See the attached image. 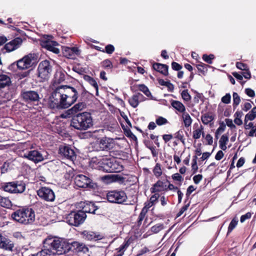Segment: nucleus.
<instances>
[{
    "label": "nucleus",
    "instance_id": "1",
    "mask_svg": "<svg viewBox=\"0 0 256 256\" xmlns=\"http://www.w3.org/2000/svg\"><path fill=\"white\" fill-rule=\"evenodd\" d=\"M66 74L62 71H57L53 80L55 88L48 98V104L51 109L62 110L68 108L77 100L81 88L79 86L72 87L67 85L58 84L64 81Z\"/></svg>",
    "mask_w": 256,
    "mask_h": 256
},
{
    "label": "nucleus",
    "instance_id": "2",
    "mask_svg": "<svg viewBox=\"0 0 256 256\" xmlns=\"http://www.w3.org/2000/svg\"><path fill=\"white\" fill-rule=\"evenodd\" d=\"M65 242L56 236H48L43 242L44 248L33 256H52L64 253Z\"/></svg>",
    "mask_w": 256,
    "mask_h": 256
},
{
    "label": "nucleus",
    "instance_id": "3",
    "mask_svg": "<svg viewBox=\"0 0 256 256\" xmlns=\"http://www.w3.org/2000/svg\"><path fill=\"white\" fill-rule=\"evenodd\" d=\"M70 126L75 129L85 130L92 128L93 120L91 114L88 112L78 114L72 118Z\"/></svg>",
    "mask_w": 256,
    "mask_h": 256
},
{
    "label": "nucleus",
    "instance_id": "4",
    "mask_svg": "<svg viewBox=\"0 0 256 256\" xmlns=\"http://www.w3.org/2000/svg\"><path fill=\"white\" fill-rule=\"evenodd\" d=\"M12 217L14 220L20 224H32L35 220V212L32 208H23L14 212Z\"/></svg>",
    "mask_w": 256,
    "mask_h": 256
},
{
    "label": "nucleus",
    "instance_id": "5",
    "mask_svg": "<svg viewBox=\"0 0 256 256\" xmlns=\"http://www.w3.org/2000/svg\"><path fill=\"white\" fill-rule=\"evenodd\" d=\"M123 170V166L120 162L114 158L105 156L103 162V172H118Z\"/></svg>",
    "mask_w": 256,
    "mask_h": 256
},
{
    "label": "nucleus",
    "instance_id": "6",
    "mask_svg": "<svg viewBox=\"0 0 256 256\" xmlns=\"http://www.w3.org/2000/svg\"><path fill=\"white\" fill-rule=\"evenodd\" d=\"M86 217L84 212H72L66 217V222L71 226H78L82 224Z\"/></svg>",
    "mask_w": 256,
    "mask_h": 256
},
{
    "label": "nucleus",
    "instance_id": "7",
    "mask_svg": "<svg viewBox=\"0 0 256 256\" xmlns=\"http://www.w3.org/2000/svg\"><path fill=\"white\" fill-rule=\"evenodd\" d=\"M127 196L123 190H112L106 194L108 200L111 203L122 204L127 200Z\"/></svg>",
    "mask_w": 256,
    "mask_h": 256
},
{
    "label": "nucleus",
    "instance_id": "8",
    "mask_svg": "<svg viewBox=\"0 0 256 256\" xmlns=\"http://www.w3.org/2000/svg\"><path fill=\"white\" fill-rule=\"evenodd\" d=\"M4 190L11 194H22L26 190V184L22 182H10L4 184Z\"/></svg>",
    "mask_w": 256,
    "mask_h": 256
},
{
    "label": "nucleus",
    "instance_id": "9",
    "mask_svg": "<svg viewBox=\"0 0 256 256\" xmlns=\"http://www.w3.org/2000/svg\"><path fill=\"white\" fill-rule=\"evenodd\" d=\"M37 194L42 200L48 202L54 200L56 196L52 189L46 186H42L37 190Z\"/></svg>",
    "mask_w": 256,
    "mask_h": 256
},
{
    "label": "nucleus",
    "instance_id": "10",
    "mask_svg": "<svg viewBox=\"0 0 256 256\" xmlns=\"http://www.w3.org/2000/svg\"><path fill=\"white\" fill-rule=\"evenodd\" d=\"M64 248V253L70 251L72 252H86L88 251V248L83 243L78 242H66Z\"/></svg>",
    "mask_w": 256,
    "mask_h": 256
},
{
    "label": "nucleus",
    "instance_id": "11",
    "mask_svg": "<svg viewBox=\"0 0 256 256\" xmlns=\"http://www.w3.org/2000/svg\"><path fill=\"white\" fill-rule=\"evenodd\" d=\"M74 182L76 186L82 188H92L94 184L89 178L83 174H78L74 178Z\"/></svg>",
    "mask_w": 256,
    "mask_h": 256
},
{
    "label": "nucleus",
    "instance_id": "12",
    "mask_svg": "<svg viewBox=\"0 0 256 256\" xmlns=\"http://www.w3.org/2000/svg\"><path fill=\"white\" fill-rule=\"evenodd\" d=\"M40 60V57L38 53L31 52L12 64H18L20 62H23L24 64H37Z\"/></svg>",
    "mask_w": 256,
    "mask_h": 256
},
{
    "label": "nucleus",
    "instance_id": "13",
    "mask_svg": "<svg viewBox=\"0 0 256 256\" xmlns=\"http://www.w3.org/2000/svg\"><path fill=\"white\" fill-rule=\"evenodd\" d=\"M114 140L104 137L96 143V150H108L113 146Z\"/></svg>",
    "mask_w": 256,
    "mask_h": 256
},
{
    "label": "nucleus",
    "instance_id": "14",
    "mask_svg": "<svg viewBox=\"0 0 256 256\" xmlns=\"http://www.w3.org/2000/svg\"><path fill=\"white\" fill-rule=\"evenodd\" d=\"M22 38L17 37L9 42L6 44L4 47L2 49V51L3 53L12 52L18 48L22 45Z\"/></svg>",
    "mask_w": 256,
    "mask_h": 256
},
{
    "label": "nucleus",
    "instance_id": "15",
    "mask_svg": "<svg viewBox=\"0 0 256 256\" xmlns=\"http://www.w3.org/2000/svg\"><path fill=\"white\" fill-rule=\"evenodd\" d=\"M23 158L32 161L35 164L38 163L44 160L42 154L37 150H31L24 154Z\"/></svg>",
    "mask_w": 256,
    "mask_h": 256
},
{
    "label": "nucleus",
    "instance_id": "16",
    "mask_svg": "<svg viewBox=\"0 0 256 256\" xmlns=\"http://www.w3.org/2000/svg\"><path fill=\"white\" fill-rule=\"evenodd\" d=\"M62 52L64 56L69 59L74 60L76 56L80 54V50L76 46H64L62 48Z\"/></svg>",
    "mask_w": 256,
    "mask_h": 256
},
{
    "label": "nucleus",
    "instance_id": "17",
    "mask_svg": "<svg viewBox=\"0 0 256 256\" xmlns=\"http://www.w3.org/2000/svg\"><path fill=\"white\" fill-rule=\"evenodd\" d=\"M21 96L25 102H38L40 98L39 94L34 90H22Z\"/></svg>",
    "mask_w": 256,
    "mask_h": 256
},
{
    "label": "nucleus",
    "instance_id": "18",
    "mask_svg": "<svg viewBox=\"0 0 256 256\" xmlns=\"http://www.w3.org/2000/svg\"><path fill=\"white\" fill-rule=\"evenodd\" d=\"M59 154L64 158L74 161L76 158V154L74 150L69 146H62L59 148Z\"/></svg>",
    "mask_w": 256,
    "mask_h": 256
},
{
    "label": "nucleus",
    "instance_id": "19",
    "mask_svg": "<svg viewBox=\"0 0 256 256\" xmlns=\"http://www.w3.org/2000/svg\"><path fill=\"white\" fill-rule=\"evenodd\" d=\"M80 234L84 239L90 241L98 240L104 238L102 235L90 230H84L81 232Z\"/></svg>",
    "mask_w": 256,
    "mask_h": 256
},
{
    "label": "nucleus",
    "instance_id": "20",
    "mask_svg": "<svg viewBox=\"0 0 256 256\" xmlns=\"http://www.w3.org/2000/svg\"><path fill=\"white\" fill-rule=\"evenodd\" d=\"M38 76L43 80L48 79L52 72L50 65H38Z\"/></svg>",
    "mask_w": 256,
    "mask_h": 256
},
{
    "label": "nucleus",
    "instance_id": "21",
    "mask_svg": "<svg viewBox=\"0 0 256 256\" xmlns=\"http://www.w3.org/2000/svg\"><path fill=\"white\" fill-rule=\"evenodd\" d=\"M104 157L105 156H99L92 158L90 162V166L92 168L102 171Z\"/></svg>",
    "mask_w": 256,
    "mask_h": 256
},
{
    "label": "nucleus",
    "instance_id": "22",
    "mask_svg": "<svg viewBox=\"0 0 256 256\" xmlns=\"http://www.w3.org/2000/svg\"><path fill=\"white\" fill-rule=\"evenodd\" d=\"M14 248V244L10 240L0 234V248L12 252Z\"/></svg>",
    "mask_w": 256,
    "mask_h": 256
},
{
    "label": "nucleus",
    "instance_id": "23",
    "mask_svg": "<svg viewBox=\"0 0 256 256\" xmlns=\"http://www.w3.org/2000/svg\"><path fill=\"white\" fill-rule=\"evenodd\" d=\"M14 248V244L10 240L0 234V248L12 252Z\"/></svg>",
    "mask_w": 256,
    "mask_h": 256
},
{
    "label": "nucleus",
    "instance_id": "24",
    "mask_svg": "<svg viewBox=\"0 0 256 256\" xmlns=\"http://www.w3.org/2000/svg\"><path fill=\"white\" fill-rule=\"evenodd\" d=\"M167 190L168 188L166 184V182L160 180L157 181V182L150 188V192L152 193L167 191Z\"/></svg>",
    "mask_w": 256,
    "mask_h": 256
},
{
    "label": "nucleus",
    "instance_id": "25",
    "mask_svg": "<svg viewBox=\"0 0 256 256\" xmlns=\"http://www.w3.org/2000/svg\"><path fill=\"white\" fill-rule=\"evenodd\" d=\"M86 104L84 102H79L74 104L72 108L68 110L66 114L68 116L73 115L83 110L86 108Z\"/></svg>",
    "mask_w": 256,
    "mask_h": 256
},
{
    "label": "nucleus",
    "instance_id": "26",
    "mask_svg": "<svg viewBox=\"0 0 256 256\" xmlns=\"http://www.w3.org/2000/svg\"><path fill=\"white\" fill-rule=\"evenodd\" d=\"M43 46L46 48L48 50L53 52L54 54H58L60 53V50L58 48L55 46L58 45V43L56 41H44L43 42Z\"/></svg>",
    "mask_w": 256,
    "mask_h": 256
},
{
    "label": "nucleus",
    "instance_id": "27",
    "mask_svg": "<svg viewBox=\"0 0 256 256\" xmlns=\"http://www.w3.org/2000/svg\"><path fill=\"white\" fill-rule=\"evenodd\" d=\"M144 96L140 93L136 94L133 95L129 100L130 104L134 108H136L140 102L143 100Z\"/></svg>",
    "mask_w": 256,
    "mask_h": 256
},
{
    "label": "nucleus",
    "instance_id": "28",
    "mask_svg": "<svg viewBox=\"0 0 256 256\" xmlns=\"http://www.w3.org/2000/svg\"><path fill=\"white\" fill-rule=\"evenodd\" d=\"M98 208V206H95L94 204L92 202H87L82 206V209L81 212H84L85 214L86 213L95 214V212Z\"/></svg>",
    "mask_w": 256,
    "mask_h": 256
},
{
    "label": "nucleus",
    "instance_id": "29",
    "mask_svg": "<svg viewBox=\"0 0 256 256\" xmlns=\"http://www.w3.org/2000/svg\"><path fill=\"white\" fill-rule=\"evenodd\" d=\"M172 106L178 112L184 114L186 112L185 106L180 101L172 100L170 102Z\"/></svg>",
    "mask_w": 256,
    "mask_h": 256
},
{
    "label": "nucleus",
    "instance_id": "30",
    "mask_svg": "<svg viewBox=\"0 0 256 256\" xmlns=\"http://www.w3.org/2000/svg\"><path fill=\"white\" fill-rule=\"evenodd\" d=\"M83 78L85 81L87 82L95 88L96 90V95L98 96V86L96 80L93 78L88 75H84V76H83Z\"/></svg>",
    "mask_w": 256,
    "mask_h": 256
},
{
    "label": "nucleus",
    "instance_id": "31",
    "mask_svg": "<svg viewBox=\"0 0 256 256\" xmlns=\"http://www.w3.org/2000/svg\"><path fill=\"white\" fill-rule=\"evenodd\" d=\"M154 70L160 74L166 76L168 74V66L167 65H152Z\"/></svg>",
    "mask_w": 256,
    "mask_h": 256
},
{
    "label": "nucleus",
    "instance_id": "32",
    "mask_svg": "<svg viewBox=\"0 0 256 256\" xmlns=\"http://www.w3.org/2000/svg\"><path fill=\"white\" fill-rule=\"evenodd\" d=\"M10 82V78L4 74L0 75V89L8 86Z\"/></svg>",
    "mask_w": 256,
    "mask_h": 256
},
{
    "label": "nucleus",
    "instance_id": "33",
    "mask_svg": "<svg viewBox=\"0 0 256 256\" xmlns=\"http://www.w3.org/2000/svg\"><path fill=\"white\" fill-rule=\"evenodd\" d=\"M182 118L186 128H188L191 126L192 120L188 113L185 112L182 114Z\"/></svg>",
    "mask_w": 256,
    "mask_h": 256
},
{
    "label": "nucleus",
    "instance_id": "34",
    "mask_svg": "<svg viewBox=\"0 0 256 256\" xmlns=\"http://www.w3.org/2000/svg\"><path fill=\"white\" fill-rule=\"evenodd\" d=\"M0 206L4 208H10L12 207V204L9 198L0 196Z\"/></svg>",
    "mask_w": 256,
    "mask_h": 256
},
{
    "label": "nucleus",
    "instance_id": "35",
    "mask_svg": "<svg viewBox=\"0 0 256 256\" xmlns=\"http://www.w3.org/2000/svg\"><path fill=\"white\" fill-rule=\"evenodd\" d=\"M72 70L80 75H86L85 74L87 73L88 71V69L86 68H82L80 65H73Z\"/></svg>",
    "mask_w": 256,
    "mask_h": 256
},
{
    "label": "nucleus",
    "instance_id": "36",
    "mask_svg": "<svg viewBox=\"0 0 256 256\" xmlns=\"http://www.w3.org/2000/svg\"><path fill=\"white\" fill-rule=\"evenodd\" d=\"M228 141V137L226 134H224L222 136L220 140H219L220 147V148L225 150L226 149V143Z\"/></svg>",
    "mask_w": 256,
    "mask_h": 256
},
{
    "label": "nucleus",
    "instance_id": "37",
    "mask_svg": "<svg viewBox=\"0 0 256 256\" xmlns=\"http://www.w3.org/2000/svg\"><path fill=\"white\" fill-rule=\"evenodd\" d=\"M204 128L200 126V128H197L193 132L192 137L194 139H198L200 138V136L202 134V137L204 136V134L203 131Z\"/></svg>",
    "mask_w": 256,
    "mask_h": 256
},
{
    "label": "nucleus",
    "instance_id": "38",
    "mask_svg": "<svg viewBox=\"0 0 256 256\" xmlns=\"http://www.w3.org/2000/svg\"><path fill=\"white\" fill-rule=\"evenodd\" d=\"M154 175L157 178H159L162 174V170L161 168V165L159 163L156 164L152 170Z\"/></svg>",
    "mask_w": 256,
    "mask_h": 256
},
{
    "label": "nucleus",
    "instance_id": "39",
    "mask_svg": "<svg viewBox=\"0 0 256 256\" xmlns=\"http://www.w3.org/2000/svg\"><path fill=\"white\" fill-rule=\"evenodd\" d=\"M202 58L208 64H212V60L215 58V56L214 54H210L209 55L204 54Z\"/></svg>",
    "mask_w": 256,
    "mask_h": 256
},
{
    "label": "nucleus",
    "instance_id": "40",
    "mask_svg": "<svg viewBox=\"0 0 256 256\" xmlns=\"http://www.w3.org/2000/svg\"><path fill=\"white\" fill-rule=\"evenodd\" d=\"M214 120V117L208 114H206L201 117V120L204 124H208Z\"/></svg>",
    "mask_w": 256,
    "mask_h": 256
},
{
    "label": "nucleus",
    "instance_id": "41",
    "mask_svg": "<svg viewBox=\"0 0 256 256\" xmlns=\"http://www.w3.org/2000/svg\"><path fill=\"white\" fill-rule=\"evenodd\" d=\"M147 213V210L146 208H143L138 218V225H140L142 224V221L144 220L146 214Z\"/></svg>",
    "mask_w": 256,
    "mask_h": 256
},
{
    "label": "nucleus",
    "instance_id": "42",
    "mask_svg": "<svg viewBox=\"0 0 256 256\" xmlns=\"http://www.w3.org/2000/svg\"><path fill=\"white\" fill-rule=\"evenodd\" d=\"M138 89L140 91L144 92L147 96L151 95V93L148 88L144 84H139L138 86Z\"/></svg>",
    "mask_w": 256,
    "mask_h": 256
},
{
    "label": "nucleus",
    "instance_id": "43",
    "mask_svg": "<svg viewBox=\"0 0 256 256\" xmlns=\"http://www.w3.org/2000/svg\"><path fill=\"white\" fill-rule=\"evenodd\" d=\"M233 96V106L234 108H236L240 103V98L238 93L234 92L232 94Z\"/></svg>",
    "mask_w": 256,
    "mask_h": 256
},
{
    "label": "nucleus",
    "instance_id": "44",
    "mask_svg": "<svg viewBox=\"0 0 256 256\" xmlns=\"http://www.w3.org/2000/svg\"><path fill=\"white\" fill-rule=\"evenodd\" d=\"M162 229H164L163 224H158L152 227L151 231L154 233L156 234Z\"/></svg>",
    "mask_w": 256,
    "mask_h": 256
},
{
    "label": "nucleus",
    "instance_id": "45",
    "mask_svg": "<svg viewBox=\"0 0 256 256\" xmlns=\"http://www.w3.org/2000/svg\"><path fill=\"white\" fill-rule=\"evenodd\" d=\"M114 47L111 44H108L105 47V50H102V52H106L108 54H112L114 51Z\"/></svg>",
    "mask_w": 256,
    "mask_h": 256
},
{
    "label": "nucleus",
    "instance_id": "46",
    "mask_svg": "<svg viewBox=\"0 0 256 256\" xmlns=\"http://www.w3.org/2000/svg\"><path fill=\"white\" fill-rule=\"evenodd\" d=\"M181 96L182 99L186 102H188L191 99V96L190 94L188 92V90H182L181 93Z\"/></svg>",
    "mask_w": 256,
    "mask_h": 256
},
{
    "label": "nucleus",
    "instance_id": "47",
    "mask_svg": "<svg viewBox=\"0 0 256 256\" xmlns=\"http://www.w3.org/2000/svg\"><path fill=\"white\" fill-rule=\"evenodd\" d=\"M238 222V220L235 218H233L230 222L228 228V233L230 232L236 226Z\"/></svg>",
    "mask_w": 256,
    "mask_h": 256
},
{
    "label": "nucleus",
    "instance_id": "48",
    "mask_svg": "<svg viewBox=\"0 0 256 256\" xmlns=\"http://www.w3.org/2000/svg\"><path fill=\"white\" fill-rule=\"evenodd\" d=\"M208 66H209V65H196L198 71L203 74L206 72Z\"/></svg>",
    "mask_w": 256,
    "mask_h": 256
},
{
    "label": "nucleus",
    "instance_id": "49",
    "mask_svg": "<svg viewBox=\"0 0 256 256\" xmlns=\"http://www.w3.org/2000/svg\"><path fill=\"white\" fill-rule=\"evenodd\" d=\"M156 122L158 125L162 126L168 123V120L166 118L162 116H159L156 119Z\"/></svg>",
    "mask_w": 256,
    "mask_h": 256
},
{
    "label": "nucleus",
    "instance_id": "50",
    "mask_svg": "<svg viewBox=\"0 0 256 256\" xmlns=\"http://www.w3.org/2000/svg\"><path fill=\"white\" fill-rule=\"evenodd\" d=\"M231 96L230 94H226L224 96L222 97V102L226 104H230V102Z\"/></svg>",
    "mask_w": 256,
    "mask_h": 256
},
{
    "label": "nucleus",
    "instance_id": "51",
    "mask_svg": "<svg viewBox=\"0 0 256 256\" xmlns=\"http://www.w3.org/2000/svg\"><path fill=\"white\" fill-rule=\"evenodd\" d=\"M10 168V164L8 162H4L2 166L0 167L1 173L4 174L7 172Z\"/></svg>",
    "mask_w": 256,
    "mask_h": 256
},
{
    "label": "nucleus",
    "instance_id": "52",
    "mask_svg": "<svg viewBox=\"0 0 256 256\" xmlns=\"http://www.w3.org/2000/svg\"><path fill=\"white\" fill-rule=\"evenodd\" d=\"M172 178L176 181L182 182L183 180V178L182 176L178 173L174 174L172 176Z\"/></svg>",
    "mask_w": 256,
    "mask_h": 256
},
{
    "label": "nucleus",
    "instance_id": "53",
    "mask_svg": "<svg viewBox=\"0 0 256 256\" xmlns=\"http://www.w3.org/2000/svg\"><path fill=\"white\" fill-rule=\"evenodd\" d=\"M256 118V114H253L252 111L246 115V120H252Z\"/></svg>",
    "mask_w": 256,
    "mask_h": 256
},
{
    "label": "nucleus",
    "instance_id": "54",
    "mask_svg": "<svg viewBox=\"0 0 256 256\" xmlns=\"http://www.w3.org/2000/svg\"><path fill=\"white\" fill-rule=\"evenodd\" d=\"M252 214L250 212H247L245 214L241 216L240 221L242 223L244 222L246 220L251 218Z\"/></svg>",
    "mask_w": 256,
    "mask_h": 256
},
{
    "label": "nucleus",
    "instance_id": "55",
    "mask_svg": "<svg viewBox=\"0 0 256 256\" xmlns=\"http://www.w3.org/2000/svg\"><path fill=\"white\" fill-rule=\"evenodd\" d=\"M159 196L160 195L158 194H155L154 195L152 196L150 199V202H151L152 205L154 204L157 201Z\"/></svg>",
    "mask_w": 256,
    "mask_h": 256
},
{
    "label": "nucleus",
    "instance_id": "56",
    "mask_svg": "<svg viewBox=\"0 0 256 256\" xmlns=\"http://www.w3.org/2000/svg\"><path fill=\"white\" fill-rule=\"evenodd\" d=\"M246 94L250 97L253 98L255 96V92L254 90L251 88H247L245 90Z\"/></svg>",
    "mask_w": 256,
    "mask_h": 256
},
{
    "label": "nucleus",
    "instance_id": "57",
    "mask_svg": "<svg viewBox=\"0 0 256 256\" xmlns=\"http://www.w3.org/2000/svg\"><path fill=\"white\" fill-rule=\"evenodd\" d=\"M189 206H190V204H186L184 206H183L181 208V209L180 210L179 212L178 213L177 216L178 217V216H180L185 211H186L188 210Z\"/></svg>",
    "mask_w": 256,
    "mask_h": 256
},
{
    "label": "nucleus",
    "instance_id": "58",
    "mask_svg": "<svg viewBox=\"0 0 256 256\" xmlns=\"http://www.w3.org/2000/svg\"><path fill=\"white\" fill-rule=\"evenodd\" d=\"M113 176H111V175L104 176L102 178V179L103 180H106V182H112L114 180Z\"/></svg>",
    "mask_w": 256,
    "mask_h": 256
},
{
    "label": "nucleus",
    "instance_id": "59",
    "mask_svg": "<svg viewBox=\"0 0 256 256\" xmlns=\"http://www.w3.org/2000/svg\"><path fill=\"white\" fill-rule=\"evenodd\" d=\"M226 125L230 128H236L235 125L233 124L232 120L231 119L226 118Z\"/></svg>",
    "mask_w": 256,
    "mask_h": 256
},
{
    "label": "nucleus",
    "instance_id": "60",
    "mask_svg": "<svg viewBox=\"0 0 256 256\" xmlns=\"http://www.w3.org/2000/svg\"><path fill=\"white\" fill-rule=\"evenodd\" d=\"M244 72H242V78L244 77L246 79H249L251 77L250 73L248 70V68L246 70H243Z\"/></svg>",
    "mask_w": 256,
    "mask_h": 256
},
{
    "label": "nucleus",
    "instance_id": "61",
    "mask_svg": "<svg viewBox=\"0 0 256 256\" xmlns=\"http://www.w3.org/2000/svg\"><path fill=\"white\" fill-rule=\"evenodd\" d=\"M202 176L201 174H198L194 176L193 180L196 184H198L202 180Z\"/></svg>",
    "mask_w": 256,
    "mask_h": 256
},
{
    "label": "nucleus",
    "instance_id": "62",
    "mask_svg": "<svg viewBox=\"0 0 256 256\" xmlns=\"http://www.w3.org/2000/svg\"><path fill=\"white\" fill-rule=\"evenodd\" d=\"M206 140L207 141L208 144L212 145L213 142V138L210 134H208L205 136Z\"/></svg>",
    "mask_w": 256,
    "mask_h": 256
},
{
    "label": "nucleus",
    "instance_id": "63",
    "mask_svg": "<svg viewBox=\"0 0 256 256\" xmlns=\"http://www.w3.org/2000/svg\"><path fill=\"white\" fill-rule=\"evenodd\" d=\"M224 156V154L222 152V151L218 150L215 156V158L216 160H219L223 158Z\"/></svg>",
    "mask_w": 256,
    "mask_h": 256
},
{
    "label": "nucleus",
    "instance_id": "64",
    "mask_svg": "<svg viewBox=\"0 0 256 256\" xmlns=\"http://www.w3.org/2000/svg\"><path fill=\"white\" fill-rule=\"evenodd\" d=\"M226 126L224 124H221L218 127V128L216 130V132H217V134H220L221 133L224 132L225 130Z\"/></svg>",
    "mask_w": 256,
    "mask_h": 256
}]
</instances>
